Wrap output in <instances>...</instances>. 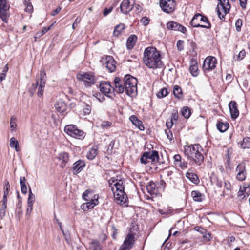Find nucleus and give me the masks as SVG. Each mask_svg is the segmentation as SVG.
Returning <instances> with one entry per match:
<instances>
[{"label": "nucleus", "instance_id": "f257e3e1", "mask_svg": "<svg viewBox=\"0 0 250 250\" xmlns=\"http://www.w3.org/2000/svg\"><path fill=\"white\" fill-rule=\"evenodd\" d=\"M143 62L150 69L162 68L164 63L161 59V54L155 47H147L144 52Z\"/></svg>", "mask_w": 250, "mask_h": 250}, {"label": "nucleus", "instance_id": "f03ea898", "mask_svg": "<svg viewBox=\"0 0 250 250\" xmlns=\"http://www.w3.org/2000/svg\"><path fill=\"white\" fill-rule=\"evenodd\" d=\"M184 149L185 154L188 157V160L193 161L199 166L204 162V157L202 154L203 149L200 144H195L185 146Z\"/></svg>", "mask_w": 250, "mask_h": 250}, {"label": "nucleus", "instance_id": "7ed1b4c3", "mask_svg": "<svg viewBox=\"0 0 250 250\" xmlns=\"http://www.w3.org/2000/svg\"><path fill=\"white\" fill-rule=\"evenodd\" d=\"M137 79L129 74L124 77V84L125 86L126 94L130 96H135L137 93Z\"/></svg>", "mask_w": 250, "mask_h": 250}, {"label": "nucleus", "instance_id": "20e7f679", "mask_svg": "<svg viewBox=\"0 0 250 250\" xmlns=\"http://www.w3.org/2000/svg\"><path fill=\"white\" fill-rule=\"evenodd\" d=\"M125 184L124 180L119 179L114 184L116 189V192L114 193V197L121 204L125 203L128 200L127 195L124 191Z\"/></svg>", "mask_w": 250, "mask_h": 250}, {"label": "nucleus", "instance_id": "39448f33", "mask_svg": "<svg viewBox=\"0 0 250 250\" xmlns=\"http://www.w3.org/2000/svg\"><path fill=\"white\" fill-rule=\"evenodd\" d=\"M190 23L193 27L209 29L211 26L207 17L200 13H197L194 16Z\"/></svg>", "mask_w": 250, "mask_h": 250}, {"label": "nucleus", "instance_id": "423d86ee", "mask_svg": "<svg viewBox=\"0 0 250 250\" xmlns=\"http://www.w3.org/2000/svg\"><path fill=\"white\" fill-rule=\"evenodd\" d=\"M220 7L218 6L216 10L218 17L223 21H225V15L229 13L231 7L229 0H218Z\"/></svg>", "mask_w": 250, "mask_h": 250}, {"label": "nucleus", "instance_id": "0eeeda50", "mask_svg": "<svg viewBox=\"0 0 250 250\" xmlns=\"http://www.w3.org/2000/svg\"><path fill=\"white\" fill-rule=\"evenodd\" d=\"M64 131L68 135L78 139H83L84 138V132L79 129L77 127L73 125H69L65 126Z\"/></svg>", "mask_w": 250, "mask_h": 250}, {"label": "nucleus", "instance_id": "6e6552de", "mask_svg": "<svg viewBox=\"0 0 250 250\" xmlns=\"http://www.w3.org/2000/svg\"><path fill=\"white\" fill-rule=\"evenodd\" d=\"M160 6L163 11L167 13L173 12L176 7L174 0H160Z\"/></svg>", "mask_w": 250, "mask_h": 250}, {"label": "nucleus", "instance_id": "1a4fd4ad", "mask_svg": "<svg viewBox=\"0 0 250 250\" xmlns=\"http://www.w3.org/2000/svg\"><path fill=\"white\" fill-rule=\"evenodd\" d=\"M135 243V236L132 233H128L125 237L123 244L119 250H129Z\"/></svg>", "mask_w": 250, "mask_h": 250}, {"label": "nucleus", "instance_id": "9d476101", "mask_svg": "<svg viewBox=\"0 0 250 250\" xmlns=\"http://www.w3.org/2000/svg\"><path fill=\"white\" fill-rule=\"evenodd\" d=\"M217 64V60L215 57L208 56L204 60L203 68L204 70L211 71L213 69Z\"/></svg>", "mask_w": 250, "mask_h": 250}, {"label": "nucleus", "instance_id": "9b49d317", "mask_svg": "<svg viewBox=\"0 0 250 250\" xmlns=\"http://www.w3.org/2000/svg\"><path fill=\"white\" fill-rule=\"evenodd\" d=\"M113 92L116 91L117 93H123L125 91L124 80L122 81L119 77H115L112 86Z\"/></svg>", "mask_w": 250, "mask_h": 250}, {"label": "nucleus", "instance_id": "f8f14e48", "mask_svg": "<svg viewBox=\"0 0 250 250\" xmlns=\"http://www.w3.org/2000/svg\"><path fill=\"white\" fill-rule=\"evenodd\" d=\"M9 7L7 0H0V18L4 22H7V13Z\"/></svg>", "mask_w": 250, "mask_h": 250}, {"label": "nucleus", "instance_id": "ddd939ff", "mask_svg": "<svg viewBox=\"0 0 250 250\" xmlns=\"http://www.w3.org/2000/svg\"><path fill=\"white\" fill-rule=\"evenodd\" d=\"M134 3V0H124L120 4L121 12L125 14H128L133 9Z\"/></svg>", "mask_w": 250, "mask_h": 250}, {"label": "nucleus", "instance_id": "4468645a", "mask_svg": "<svg viewBox=\"0 0 250 250\" xmlns=\"http://www.w3.org/2000/svg\"><path fill=\"white\" fill-rule=\"evenodd\" d=\"M99 88L102 93L113 99L111 96L108 95V94H112L113 93L112 86L111 85L110 82L106 81L102 82L99 85Z\"/></svg>", "mask_w": 250, "mask_h": 250}, {"label": "nucleus", "instance_id": "2eb2a0df", "mask_svg": "<svg viewBox=\"0 0 250 250\" xmlns=\"http://www.w3.org/2000/svg\"><path fill=\"white\" fill-rule=\"evenodd\" d=\"M236 171L237 172L236 178L240 181L244 180L246 179L247 173L245 163L244 162L239 163L236 168Z\"/></svg>", "mask_w": 250, "mask_h": 250}, {"label": "nucleus", "instance_id": "dca6fc26", "mask_svg": "<svg viewBox=\"0 0 250 250\" xmlns=\"http://www.w3.org/2000/svg\"><path fill=\"white\" fill-rule=\"evenodd\" d=\"M167 27L168 30L179 31L184 34L187 32L185 27L175 21L168 22L167 23Z\"/></svg>", "mask_w": 250, "mask_h": 250}, {"label": "nucleus", "instance_id": "f3484780", "mask_svg": "<svg viewBox=\"0 0 250 250\" xmlns=\"http://www.w3.org/2000/svg\"><path fill=\"white\" fill-rule=\"evenodd\" d=\"M77 78L79 80L83 82L84 85L86 86H89L90 84L95 83L94 76L88 73L79 74L77 75Z\"/></svg>", "mask_w": 250, "mask_h": 250}, {"label": "nucleus", "instance_id": "a211bd4d", "mask_svg": "<svg viewBox=\"0 0 250 250\" xmlns=\"http://www.w3.org/2000/svg\"><path fill=\"white\" fill-rule=\"evenodd\" d=\"M229 107L231 118L233 120L236 119L239 115L236 102L235 101H231L229 104Z\"/></svg>", "mask_w": 250, "mask_h": 250}, {"label": "nucleus", "instance_id": "6ab92c4d", "mask_svg": "<svg viewBox=\"0 0 250 250\" xmlns=\"http://www.w3.org/2000/svg\"><path fill=\"white\" fill-rule=\"evenodd\" d=\"M85 166V161L83 160L79 159L75 162L72 167V172L74 174H77L82 171Z\"/></svg>", "mask_w": 250, "mask_h": 250}, {"label": "nucleus", "instance_id": "aec40b11", "mask_svg": "<svg viewBox=\"0 0 250 250\" xmlns=\"http://www.w3.org/2000/svg\"><path fill=\"white\" fill-rule=\"evenodd\" d=\"M105 63L106 67L108 69L110 72H114L116 69V61L113 59L112 57L107 56L105 59Z\"/></svg>", "mask_w": 250, "mask_h": 250}, {"label": "nucleus", "instance_id": "412c9836", "mask_svg": "<svg viewBox=\"0 0 250 250\" xmlns=\"http://www.w3.org/2000/svg\"><path fill=\"white\" fill-rule=\"evenodd\" d=\"M96 195H94L93 196L94 199H91L88 201L87 203L84 204L83 206V209H89L93 208L96 205L98 204V197L96 198Z\"/></svg>", "mask_w": 250, "mask_h": 250}, {"label": "nucleus", "instance_id": "4be33fe9", "mask_svg": "<svg viewBox=\"0 0 250 250\" xmlns=\"http://www.w3.org/2000/svg\"><path fill=\"white\" fill-rule=\"evenodd\" d=\"M56 110L61 113H63L67 110V106L66 103L62 100H60L55 104Z\"/></svg>", "mask_w": 250, "mask_h": 250}, {"label": "nucleus", "instance_id": "5701e85b", "mask_svg": "<svg viewBox=\"0 0 250 250\" xmlns=\"http://www.w3.org/2000/svg\"><path fill=\"white\" fill-rule=\"evenodd\" d=\"M132 123L137 127L140 130H144L145 127L141 121L135 115H132L129 117Z\"/></svg>", "mask_w": 250, "mask_h": 250}, {"label": "nucleus", "instance_id": "b1692460", "mask_svg": "<svg viewBox=\"0 0 250 250\" xmlns=\"http://www.w3.org/2000/svg\"><path fill=\"white\" fill-rule=\"evenodd\" d=\"M189 71L191 74L194 77H196L198 75V67L197 65V62L195 60H193L192 59L190 61Z\"/></svg>", "mask_w": 250, "mask_h": 250}, {"label": "nucleus", "instance_id": "393cba45", "mask_svg": "<svg viewBox=\"0 0 250 250\" xmlns=\"http://www.w3.org/2000/svg\"><path fill=\"white\" fill-rule=\"evenodd\" d=\"M137 37L134 34L131 35L128 38L126 42V47L128 49L130 50L133 48L137 41Z\"/></svg>", "mask_w": 250, "mask_h": 250}, {"label": "nucleus", "instance_id": "a878e982", "mask_svg": "<svg viewBox=\"0 0 250 250\" xmlns=\"http://www.w3.org/2000/svg\"><path fill=\"white\" fill-rule=\"evenodd\" d=\"M190 169H189L188 171L186 173V177L193 183L195 184H198L199 183V179L198 177L196 174L190 172Z\"/></svg>", "mask_w": 250, "mask_h": 250}, {"label": "nucleus", "instance_id": "bb28decb", "mask_svg": "<svg viewBox=\"0 0 250 250\" xmlns=\"http://www.w3.org/2000/svg\"><path fill=\"white\" fill-rule=\"evenodd\" d=\"M146 189L150 195L156 194L157 192V189L156 188V184L152 181L149 182L148 185L146 186Z\"/></svg>", "mask_w": 250, "mask_h": 250}, {"label": "nucleus", "instance_id": "cd10ccee", "mask_svg": "<svg viewBox=\"0 0 250 250\" xmlns=\"http://www.w3.org/2000/svg\"><path fill=\"white\" fill-rule=\"evenodd\" d=\"M58 159L60 161H62L61 167L63 168L68 161L69 155L66 152L62 153L59 155Z\"/></svg>", "mask_w": 250, "mask_h": 250}, {"label": "nucleus", "instance_id": "c85d7f7f", "mask_svg": "<svg viewBox=\"0 0 250 250\" xmlns=\"http://www.w3.org/2000/svg\"><path fill=\"white\" fill-rule=\"evenodd\" d=\"M46 80V75L44 69H42L40 71V83L39 87L41 88H44Z\"/></svg>", "mask_w": 250, "mask_h": 250}, {"label": "nucleus", "instance_id": "c756f323", "mask_svg": "<svg viewBox=\"0 0 250 250\" xmlns=\"http://www.w3.org/2000/svg\"><path fill=\"white\" fill-rule=\"evenodd\" d=\"M20 185L21 192L24 194H26L27 193V187L26 185V180L24 177H20Z\"/></svg>", "mask_w": 250, "mask_h": 250}, {"label": "nucleus", "instance_id": "7c9ffc66", "mask_svg": "<svg viewBox=\"0 0 250 250\" xmlns=\"http://www.w3.org/2000/svg\"><path fill=\"white\" fill-rule=\"evenodd\" d=\"M217 129L221 132H225L229 127V124L227 122L218 121L217 125Z\"/></svg>", "mask_w": 250, "mask_h": 250}, {"label": "nucleus", "instance_id": "2f4dec72", "mask_svg": "<svg viewBox=\"0 0 250 250\" xmlns=\"http://www.w3.org/2000/svg\"><path fill=\"white\" fill-rule=\"evenodd\" d=\"M148 152V159L151 160L152 164H154L158 162L159 154L158 152L156 150H153L151 153Z\"/></svg>", "mask_w": 250, "mask_h": 250}, {"label": "nucleus", "instance_id": "473e14b6", "mask_svg": "<svg viewBox=\"0 0 250 250\" xmlns=\"http://www.w3.org/2000/svg\"><path fill=\"white\" fill-rule=\"evenodd\" d=\"M173 93L175 98L180 99L183 96V92L181 88L178 85H175L173 87Z\"/></svg>", "mask_w": 250, "mask_h": 250}, {"label": "nucleus", "instance_id": "72a5a7b5", "mask_svg": "<svg viewBox=\"0 0 250 250\" xmlns=\"http://www.w3.org/2000/svg\"><path fill=\"white\" fill-rule=\"evenodd\" d=\"M125 29V24L123 23H120L117 25H116L113 31V36L115 37H118L120 35H121L122 31Z\"/></svg>", "mask_w": 250, "mask_h": 250}, {"label": "nucleus", "instance_id": "f704fd0d", "mask_svg": "<svg viewBox=\"0 0 250 250\" xmlns=\"http://www.w3.org/2000/svg\"><path fill=\"white\" fill-rule=\"evenodd\" d=\"M191 196L193 200L196 202H201L203 200V195L198 191H192Z\"/></svg>", "mask_w": 250, "mask_h": 250}, {"label": "nucleus", "instance_id": "c9c22d12", "mask_svg": "<svg viewBox=\"0 0 250 250\" xmlns=\"http://www.w3.org/2000/svg\"><path fill=\"white\" fill-rule=\"evenodd\" d=\"M28 185H29L28 184ZM28 188H29V195H28V198L27 200V205H29V207L33 206V203L35 202V197L34 194L32 193L31 188L29 185H28Z\"/></svg>", "mask_w": 250, "mask_h": 250}, {"label": "nucleus", "instance_id": "e433bc0d", "mask_svg": "<svg viewBox=\"0 0 250 250\" xmlns=\"http://www.w3.org/2000/svg\"><path fill=\"white\" fill-rule=\"evenodd\" d=\"M10 185L8 180H5L4 181V185L3 187V199H7V195L9 194Z\"/></svg>", "mask_w": 250, "mask_h": 250}, {"label": "nucleus", "instance_id": "4c0bfd02", "mask_svg": "<svg viewBox=\"0 0 250 250\" xmlns=\"http://www.w3.org/2000/svg\"><path fill=\"white\" fill-rule=\"evenodd\" d=\"M7 199H2V204L0 210V216L1 218L5 216L6 214V209L7 208Z\"/></svg>", "mask_w": 250, "mask_h": 250}, {"label": "nucleus", "instance_id": "58836bf2", "mask_svg": "<svg viewBox=\"0 0 250 250\" xmlns=\"http://www.w3.org/2000/svg\"><path fill=\"white\" fill-rule=\"evenodd\" d=\"M97 155V149L94 147L92 148L86 155V157L89 160H93Z\"/></svg>", "mask_w": 250, "mask_h": 250}, {"label": "nucleus", "instance_id": "ea45409f", "mask_svg": "<svg viewBox=\"0 0 250 250\" xmlns=\"http://www.w3.org/2000/svg\"><path fill=\"white\" fill-rule=\"evenodd\" d=\"M241 146L243 149L250 148V137H246L244 138L241 143Z\"/></svg>", "mask_w": 250, "mask_h": 250}, {"label": "nucleus", "instance_id": "a19ab883", "mask_svg": "<svg viewBox=\"0 0 250 250\" xmlns=\"http://www.w3.org/2000/svg\"><path fill=\"white\" fill-rule=\"evenodd\" d=\"M182 115L186 119H188L191 115L190 109L187 106H184L181 109Z\"/></svg>", "mask_w": 250, "mask_h": 250}, {"label": "nucleus", "instance_id": "79ce46f5", "mask_svg": "<svg viewBox=\"0 0 250 250\" xmlns=\"http://www.w3.org/2000/svg\"><path fill=\"white\" fill-rule=\"evenodd\" d=\"M10 146L11 148H15V150L16 151H19V142L18 141L14 138L12 137L10 140Z\"/></svg>", "mask_w": 250, "mask_h": 250}, {"label": "nucleus", "instance_id": "37998d69", "mask_svg": "<svg viewBox=\"0 0 250 250\" xmlns=\"http://www.w3.org/2000/svg\"><path fill=\"white\" fill-rule=\"evenodd\" d=\"M93 195L92 192H90L89 190H86L83 194V198L85 201H88L92 199Z\"/></svg>", "mask_w": 250, "mask_h": 250}, {"label": "nucleus", "instance_id": "c03bdc74", "mask_svg": "<svg viewBox=\"0 0 250 250\" xmlns=\"http://www.w3.org/2000/svg\"><path fill=\"white\" fill-rule=\"evenodd\" d=\"M168 92L167 89L166 88L161 89L157 94V96L159 98H162L167 96Z\"/></svg>", "mask_w": 250, "mask_h": 250}, {"label": "nucleus", "instance_id": "a18cd8bd", "mask_svg": "<svg viewBox=\"0 0 250 250\" xmlns=\"http://www.w3.org/2000/svg\"><path fill=\"white\" fill-rule=\"evenodd\" d=\"M148 158V152H145L143 153L142 156L140 158V162L142 164H146L148 161H147Z\"/></svg>", "mask_w": 250, "mask_h": 250}, {"label": "nucleus", "instance_id": "49530a36", "mask_svg": "<svg viewBox=\"0 0 250 250\" xmlns=\"http://www.w3.org/2000/svg\"><path fill=\"white\" fill-rule=\"evenodd\" d=\"M29 0H25L24 4L26 6L25 11L26 12H31L33 11V7L31 2H29Z\"/></svg>", "mask_w": 250, "mask_h": 250}, {"label": "nucleus", "instance_id": "de8ad7c7", "mask_svg": "<svg viewBox=\"0 0 250 250\" xmlns=\"http://www.w3.org/2000/svg\"><path fill=\"white\" fill-rule=\"evenodd\" d=\"M16 126V118L14 116H12L10 120V128L11 130H15Z\"/></svg>", "mask_w": 250, "mask_h": 250}, {"label": "nucleus", "instance_id": "09e8293b", "mask_svg": "<svg viewBox=\"0 0 250 250\" xmlns=\"http://www.w3.org/2000/svg\"><path fill=\"white\" fill-rule=\"evenodd\" d=\"M243 24L242 20L241 19H238L235 22V27L236 30L237 32H240L241 30V27Z\"/></svg>", "mask_w": 250, "mask_h": 250}, {"label": "nucleus", "instance_id": "8fccbe9b", "mask_svg": "<svg viewBox=\"0 0 250 250\" xmlns=\"http://www.w3.org/2000/svg\"><path fill=\"white\" fill-rule=\"evenodd\" d=\"M112 125V123L108 121H104L102 122L101 126L103 129L107 128L110 126Z\"/></svg>", "mask_w": 250, "mask_h": 250}, {"label": "nucleus", "instance_id": "3c124183", "mask_svg": "<svg viewBox=\"0 0 250 250\" xmlns=\"http://www.w3.org/2000/svg\"><path fill=\"white\" fill-rule=\"evenodd\" d=\"M91 245H93V250H100V244L97 240L92 241ZM91 246L93 247L92 245Z\"/></svg>", "mask_w": 250, "mask_h": 250}, {"label": "nucleus", "instance_id": "603ef678", "mask_svg": "<svg viewBox=\"0 0 250 250\" xmlns=\"http://www.w3.org/2000/svg\"><path fill=\"white\" fill-rule=\"evenodd\" d=\"M173 159L174 160V165L176 166H177L178 164L182 161L181 157L179 154L175 155L173 157Z\"/></svg>", "mask_w": 250, "mask_h": 250}, {"label": "nucleus", "instance_id": "864d4df0", "mask_svg": "<svg viewBox=\"0 0 250 250\" xmlns=\"http://www.w3.org/2000/svg\"><path fill=\"white\" fill-rule=\"evenodd\" d=\"M194 229L198 232H199L202 234H205L207 233L206 229H204L203 228L200 226H196L194 227Z\"/></svg>", "mask_w": 250, "mask_h": 250}, {"label": "nucleus", "instance_id": "5fc2aeb1", "mask_svg": "<svg viewBox=\"0 0 250 250\" xmlns=\"http://www.w3.org/2000/svg\"><path fill=\"white\" fill-rule=\"evenodd\" d=\"M178 111H177V110H173V111H172V113L171 114L170 120H171L172 121H173V120L177 121L178 120Z\"/></svg>", "mask_w": 250, "mask_h": 250}, {"label": "nucleus", "instance_id": "6e6d98bb", "mask_svg": "<svg viewBox=\"0 0 250 250\" xmlns=\"http://www.w3.org/2000/svg\"><path fill=\"white\" fill-rule=\"evenodd\" d=\"M140 21L144 26H146L149 24L150 19L147 17H143Z\"/></svg>", "mask_w": 250, "mask_h": 250}, {"label": "nucleus", "instance_id": "4d7b16f0", "mask_svg": "<svg viewBox=\"0 0 250 250\" xmlns=\"http://www.w3.org/2000/svg\"><path fill=\"white\" fill-rule=\"evenodd\" d=\"M177 47L178 50L181 51L184 49V41L178 40L177 42Z\"/></svg>", "mask_w": 250, "mask_h": 250}, {"label": "nucleus", "instance_id": "13d9d810", "mask_svg": "<svg viewBox=\"0 0 250 250\" xmlns=\"http://www.w3.org/2000/svg\"><path fill=\"white\" fill-rule=\"evenodd\" d=\"M246 55V52L245 50H242L240 51L238 54V55L237 56V59L239 60H242L245 56Z\"/></svg>", "mask_w": 250, "mask_h": 250}, {"label": "nucleus", "instance_id": "bf43d9fd", "mask_svg": "<svg viewBox=\"0 0 250 250\" xmlns=\"http://www.w3.org/2000/svg\"><path fill=\"white\" fill-rule=\"evenodd\" d=\"M165 132L167 136V139L170 141H171L173 138V134L170 129H166Z\"/></svg>", "mask_w": 250, "mask_h": 250}, {"label": "nucleus", "instance_id": "052dcab7", "mask_svg": "<svg viewBox=\"0 0 250 250\" xmlns=\"http://www.w3.org/2000/svg\"><path fill=\"white\" fill-rule=\"evenodd\" d=\"M177 167H179L182 169H185L188 167V163L184 160L180 162Z\"/></svg>", "mask_w": 250, "mask_h": 250}, {"label": "nucleus", "instance_id": "680f3d73", "mask_svg": "<svg viewBox=\"0 0 250 250\" xmlns=\"http://www.w3.org/2000/svg\"><path fill=\"white\" fill-rule=\"evenodd\" d=\"M83 112L85 115H88L90 113L91 108V107L88 105H86L85 107L83 109Z\"/></svg>", "mask_w": 250, "mask_h": 250}, {"label": "nucleus", "instance_id": "e2e57ef3", "mask_svg": "<svg viewBox=\"0 0 250 250\" xmlns=\"http://www.w3.org/2000/svg\"><path fill=\"white\" fill-rule=\"evenodd\" d=\"M115 144V140H112L110 143H109L108 148L107 150V151L108 152L109 151H110L111 152L112 151V150L114 147Z\"/></svg>", "mask_w": 250, "mask_h": 250}, {"label": "nucleus", "instance_id": "0e129e2a", "mask_svg": "<svg viewBox=\"0 0 250 250\" xmlns=\"http://www.w3.org/2000/svg\"><path fill=\"white\" fill-rule=\"evenodd\" d=\"M113 10V7L105 8L103 11V15L104 16H107Z\"/></svg>", "mask_w": 250, "mask_h": 250}, {"label": "nucleus", "instance_id": "69168bd1", "mask_svg": "<svg viewBox=\"0 0 250 250\" xmlns=\"http://www.w3.org/2000/svg\"><path fill=\"white\" fill-rule=\"evenodd\" d=\"M224 187L227 190H228V191L230 190L231 185H230V183L228 181H225L224 182Z\"/></svg>", "mask_w": 250, "mask_h": 250}, {"label": "nucleus", "instance_id": "338daca9", "mask_svg": "<svg viewBox=\"0 0 250 250\" xmlns=\"http://www.w3.org/2000/svg\"><path fill=\"white\" fill-rule=\"evenodd\" d=\"M240 5L241 7L243 9H245L246 7V4L247 0H239Z\"/></svg>", "mask_w": 250, "mask_h": 250}, {"label": "nucleus", "instance_id": "774afa93", "mask_svg": "<svg viewBox=\"0 0 250 250\" xmlns=\"http://www.w3.org/2000/svg\"><path fill=\"white\" fill-rule=\"evenodd\" d=\"M61 7L59 6L56 9H55L51 12V15L52 16H54L55 15L57 14L61 11Z\"/></svg>", "mask_w": 250, "mask_h": 250}]
</instances>
